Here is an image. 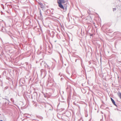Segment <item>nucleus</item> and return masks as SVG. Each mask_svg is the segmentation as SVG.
I'll use <instances>...</instances> for the list:
<instances>
[{
    "instance_id": "nucleus-5",
    "label": "nucleus",
    "mask_w": 121,
    "mask_h": 121,
    "mask_svg": "<svg viewBox=\"0 0 121 121\" xmlns=\"http://www.w3.org/2000/svg\"><path fill=\"white\" fill-rule=\"evenodd\" d=\"M0 121H2V120H1Z\"/></svg>"
},
{
    "instance_id": "nucleus-4",
    "label": "nucleus",
    "mask_w": 121,
    "mask_h": 121,
    "mask_svg": "<svg viewBox=\"0 0 121 121\" xmlns=\"http://www.w3.org/2000/svg\"><path fill=\"white\" fill-rule=\"evenodd\" d=\"M118 95L120 98L121 99V93H119L118 94Z\"/></svg>"
},
{
    "instance_id": "nucleus-1",
    "label": "nucleus",
    "mask_w": 121,
    "mask_h": 121,
    "mask_svg": "<svg viewBox=\"0 0 121 121\" xmlns=\"http://www.w3.org/2000/svg\"><path fill=\"white\" fill-rule=\"evenodd\" d=\"M57 3L58 4V6L61 9H64V8L62 3H64L65 2L64 0H59Z\"/></svg>"
},
{
    "instance_id": "nucleus-2",
    "label": "nucleus",
    "mask_w": 121,
    "mask_h": 121,
    "mask_svg": "<svg viewBox=\"0 0 121 121\" xmlns=\"http://www.w3.org/2000/svg\"><path fill=\"white\" fill-rule=\"evenodd\" d=\"M111 100L113 103L114 104V105H116V104H115V102L114 101V100L112 99V98H111Z\"/></svg>"
},
{
    "instance_id": "nucleus-3",
    "label": "nucleus",
    "mask_w": 121,
    "mask_h": 121,
    "mask_svg": "<svg viewBox=\"0 0 121 121\" xmlns=\"http://www.w3.org/2000/svg\"><path fill=\"white\" fill-rule=\"evenodd\" d=\"M39 4L40 5V6L41 7V8H43V4L42 3H39Z\"/></svg>"
}]
</instances>
